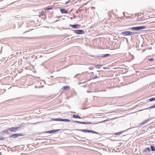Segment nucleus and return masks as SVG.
<instances>
[{"instance_id": "26", "label": "nucleus", "mask_w": 155, "mask_h": 155, "mask_svg": "<svg viewBox=\"0 0 155 155\" xmlns=\"http://www.w3.org/2000/svg\"><path fill=\"white\" fill-rule=\"evenodd\" d=\"M91 132L90 133H94V134H97L98 133L96 132L91 130Z\"/></svg>"}, {"instance_id": "33", "label": "nucleus", "mask_w": 155, "mask_h": 155, "mask_svg": "<svg viewBox=\"0 0 155 155\" xmlns=\"http://www.w3.org/2000/svg\"><path fill=\"white\" fill-rule=\"evenodd\" d=\"M91 56L93 57H96V58H98V57H99V56H93V55Z\"/></svg>"}, {"instance_id": "22", "label": "nucleus", "mask_w": 155, "mask_h": 155, "mask_svg": "<svg viewBox=\"0 0 155 155\" xmlns=\"http://www.w3.org/2000/svg\"><path fill=\"white\" fill-rule=\"evenodd\" d=\"M110 55V54H104V55H103V56H101V57H107L109 56Z\"/></svg>"}, {"instance_id": "36", "label": "nucleus", "mask_w": 155, "mask_h": 155, "mask_svg": "<svg viewBox=\"0 0 155 155\" xmlns=\"http://www.w3.org/2000/svg\"><path fill=\"white\" fill-rule=\"evenodd\" d=\"M138 41V40H136V43H137V41Z\"/></svg>"}, {"instance_id": "23", "label": "nucleus", "mask_w": 155, "mask_h": 155, "mask_svg": "<svg viewBox=\"0 0 155 155\" xmlns=\"http://www.w3.org/2000/svg\"><path fill=\"white\" fill-rule=\"evenodd\" d=\"M109 120L106 119V120H104L103 121H101L99 123H104V122L107 121H108Z\"/></svg>"}, {"instance_id": "32", "label": "nucleus", "mask_w": 155, "mask_h": 155, "mask_svg": "<svg viewBox=\"0 0 155 155\" xmlns=\"http://www.w3.org/2000/svg\"><path fill=\"white\" fill-rule=\"evenodd\" d=\"M136 17L137 16V17H139L140 16L139 13V14H136Z\"/></svg>"}, {"instance_id": "10", "label": "nucleus", "mask_w": 155, "mask_h": 155, "mask_svg": "<svg viewBox=\"0 0 155 155\" xmlns=\"http://www.w3.org/2000/svg\"><path fill=\"white\" fill-rule=\"evenodd\" d=\"M74 122L78 123L79 124H91L92 123L91 122H89V123H87L85 122H80V121H74Z\"/></svg>"}, {"instance_id": "37", "label": "nucleus", "mask_w": 155, "mask_h": 155, "mask_svg": "<svg viewBox=\"0 0 155 155\" xmlns=\"http://www.w3.org/2000/svg\"><path fill=\"white\" fill-rule=\"evenodd\" d=\"M136 48H137V44H136Z\"/></svg>"}, {"instance_id": "34", "label": "nucleus", "mask_w": 155, "mask_h": 155, "mask_svg": "<svg viewBox=\"0 0 155 155\" xmlns=\"http://www.w3.org/2000/svg\"><path fill=\"white\" fill-rule=\"evenodd\" d=\"M4 140V138H0V140Z\"/></svg>"}, {"instance_id": "8", "label": "nucleus", "mask_w": 155, "mask_h": 155, "mask_svg": "<svg viewBox=\"0 0 155 155\" xmlns=\"http://www.w3.org/2000/svg\"><path fill=\"white\" fill-rule=\"evenodd\" d=\"M59 130H60V129L55 130H51L46 131L45 133H46L51 134V133L58 131H59Z\"/></svg>"}, {"instance_id": "9", "label": "nucleus", "mask_w": 155, "mask_h": 155, "mask_svg": "<svg viewBox=\"0 0 155 155\" xmlns=\"http://www.w3.org/2000/svg\"><path fill=\"white\" fill-rule=\"evenodd\" d=\"M79 130L82 132L87 133H90L92 131L91 130H88L80 129Z\"/></svg>"}, {"instance_id": "25", "label": "nucleus", "mask_w": 155, "mask_h": 155, "mask_svg": "<svg viewBox=\"0 0 155 155\" xmlns=\"http://www.w3.org/2000/svg\"><path fill=\"white\" fill-rule=\"evenodd\" d=\"M121 134V132H117V133H116L115 135H120V134Z\"/></svg>"}, {"instance_id": "17", "label": "nucleus", "mask_w": 155, "mask_h": 155, "mask_svg": "<svg viewBox=\"0 0 155 155\" xmlns=\"http://www.w3.org/2000/svg\"><path fill=\"white\" fill-rule=\"evenodd\" d=\"M150 148L151 149V150L152 151H153L155 150V147L153 145H151L150 146Z\"/></svg>"}, {"instance_id": "29", "label": "nucleus", "mask_w": 155, "mask_h": 155, "mask_svg": "<svg viewBox=\"0 0 155 155\" xmlns=\"http://www.w3.org/2000/svg\"><path fill=\"white\" fill-rule=\"evenodd\" d=\"M154 60V59L153 58H150V59H148V60L150 61H153Z\"/></svg>"}, {"instance_id": "30", "label": "nucleus", "mask_w": 155, "mask_h": 155, "mask_svg": "<svg viewBox=\"0 0 155 155\" xmlns=\"http://www.w3.org/2000/svg\"><path fill=\"white\" fill-rule=\"evenodd\" d=\"M70 2V0L68 1V2H65V5H67L68 3H69Z\"/></svg>"}, {"instance_id": "21", "label": "nucleus", "mask_w": 155, "mask_h": 155, "mask_svg": "<svg viewBox=\"0 0 155 155\" xmlns=\"http://www.w3.org/2000/svg\"><path fill=\"white\" fill-rule=\"evenodd\" d=\"M8 130H9V129H8L7 130H4V131H3V133H4L5 134H6V133L8 134L9 132Z\"/></svg>"}, {"instance_id": "15", "label": "nucleus", "mask_w": 155, "mask_h": 155, "mask_svg": "<svg viewBox=\"0 0 155 155\" xmlns=\"http://www.w3.org/2000/svg\"><path fill=\"white\" fill-rule=\"evenodd\" d=\"M70 25L74 28H78L77 27L79 26V25H77V24L73 25Z\"/></svg>"}, {"instance_id": "28", "label": "nucleus", "mask_w": 155, "mask_h": 155, "mask_svg": "<svg viewBox=\"0 0 155 155\" xmlns=\"http://www.w3.org/2000/svg\"><path fill=\"white\" fill-rule=\"evenodd\" d=\"M93 79H95L98 78V77L96 76H94V77H93Z\"/></svg>"}, {"instance_id": "27", "label": "nucleus", "mask_w": 155, "mask_h": 155, "mask_svg": "<svg viewBox=\"0 0 155 155\" xmlns=\"http://www.w3.org/2000/svg\"><path fill=\"white\" fill-rule=\"evenodd\" d=\"M51 8H46V10H49L51 9Z\"/></svg>"}, {"instance_id": "31", "label": "nucleus", "mask_w": 155, "mask_h": 155, "mask_svg": "<svg viewBox=\"0 0 155 155\" xmlns=\"http://www.w3.org/2000/svg\"><path fill=\"white\" fill-rule=\"evenodd\" d=\"M131 29L136 30V27H132V28H131Z\"/></svg>"}, {"instance_id": "14", "label": "nucleus", "mask_w": 155, "mask_h": 155, "mask_svg": "<svg viewBox=\"0 0 155 155\" xmlns=\"http://www.w3.org/2000/svg\"><path fill=\"white\" fill-rule=\"evenodd\" d=\"M150 120V119H149L147 120H145V121H144L141 124L143 125V124L147 123Z\"/></svg>"}, {"instance_id": "18", "label": "nucleus", "mask_w": 155, "mask_h": 155, "mask_svg": "<svg viewBox=\"0 0 155 155\" xmlns=\"http://www.w3.org/2000/svg\"><path fill=\"white\" fill-rule=\"evenodd\" d=\"M70 88V87L68 86H64L63 87V89L64 90H65L66 89H69Z\"/></svg>"}, {"instance_id": "7", "label": "nucleus", "mask_w": 155, "mask_h": 155, "mask_svg": "<svg viewBox=\"0 0 155 155\" xmlns=\"http://www.w3.org/2000/svg\"><path fill=\"white\" fill-rule=\"evenodd\" d=\"M146 28V26H136V31L142 30L145 29Z\"/></svg>"}, {"instance_id": "38", "label": "nucleus", "mask_w": 155, "mask_h": 155, "mask_svg": "<svg viewBox=\"0 0 155 155\" xmlns=\"http://www.w3.org/2000/svg\"><path fill=\"white\" fill-rule=\"evenodd\" d=\"M142 110H140V111H142ZM139 111H140V110H139Z\"/></svg>"}, {"instance_id": "13", "label": "nucleus", "mask_w": 155, "mask_h": 155, "mask_svg": "<svg viewBox=\"0 0 155 155\" xmlns=\"http://www.w3.org/2000/svg\"><path fill=\"white\" fill-rule=\"evenodd\" d=\"M143 17H138L137 18V19H136V24H138L139 23L138 22H137L141 20V19H143Z\"/></svg>"}, {"instance_id": "39", "label": "nucleus", "mask_w": 155, "mask_h": 155, "mask_svg": "<svg viewBox=\"0 0 155 155\" xmlns=\"http://www.w3.org/2000/svg\"><path fill=\"white\" fill-rule=\"evenodd\" d=\"M77 75H76L75 76H76H76H77Z\"/></svg>"}, {"instance_id": "24", "label": "nucleus", "mask_w": 155, "mask_h": 155, "mask_svg": "<svg viewBox=\"0 0 155 155\" xmlns=\"http://www.w3.org/2000/svg\"><path fill=\"white\" fill-rule=\"evenodd\" d=\"M102 65H98L95 66V67L99 68L100 67L102 66Z\"/></svg>"}, {"instance_id": "6", "label": "nucleus", "mask_w": 155, "mask_h": 155, "mask_svg": "<svg viewBox=\"0 0 155 155\" xmlns=\"http://www.w3.org/2000/svg\"><path fill=\"white\" fill-rule=\"evenodd\" d=\"M18 128H19V127H11L9 129V130L11 131L15 132L18 130Z\"/></svg>"}, {"instance_id": "4", "label": "nucleus", "mask_w": 155, "mask_h": 155, "mask_svg": "<svg viewBox=\"0 0 155 155\" xmlns=\"http://www.w3.org/2000/svg\"><path fill=\"white\" fill-rule=\"evenodd\" d=\"M73 31L74 33L77 34H84L85 32L83 30H74Z\"/></svg>"}, {"instance_id": "3", "label": "nucleus", "mask_w": 155, "mask_h": 155, "mask_svg": "<svg viewBox=\"0 0 155 155\" xmlns=\"http://www.w3.org/2000/svg\"><path fill=\"white\" fill-rule=\"evenodd\" d=\"M53 120L54 121H61L70 122V120L68 119H62L60 118H54Z\"/></svg>"}, {"instance_id": "12", "label": "nucleus", "mask_w": 155, "mask_h": 155, "mask_svg": "<svg viewBox=\"0 0 155 155\" xmlns=\"http://www.w3.org/2000/svg\"><path fill=\"white\" fill-rule=\"evenodd\" d=\"M39 16L42 17V18H44L45 17V15L44 14V12H42L40 14Z\"/></svg>"}, {"instance_id": "1", "label": "nucleus", "mask_w": 155, "mask_h": 155, "mask_svg": "<svg viewBox=\"0 0 155 155\" xmlns=\"http://www.w3.org/2000/svg\"><path fill=\"white\" fill-rule=\"evenodd\" d=\"M134 34V32H133L130 31H124L121 33V34L123 35H133Z\"/></svg>"}, {"instance_id": "16", "label": "nucleus", "mask_w": 155, "mask_h": 155, "mask_svg": "<svg viewBox=\"0 0 155 155\" xmlns=\"http://www.w3.org/2000/svg\"><path fill=\"white\" fill-rule=\"evenodd\" d=\"M72 117H73L74 118H80V119L81 118V117L80 116L77 115H74V114L73 115Z\"/></svg>"}, {"instance_id": "20", "label": "nucleus", "mask_w": 155, "mask_h": 155, "mask_svg": "<svg viewBox=\"0 0 155 155\" xmlns=\"http://www.w3.org/2000/svg\"><path fill=\"white\" fill-rule=\"evenodd\" d=\"M149 101H155V98L153 97L151 98H150L149 99Z\"/></svg>"}, {"instance_id": "11", "label": "nucleus", "mask_w": 155, "mask_h": 155, "mask_svg": "<svg viewBox=\"0 0 155 155\" xmlns=\"http://www.w3.org/2000/svg\"><path fill=\"white\" fill-rule=\"evenodd\" d=\"M60 11L61 13L63 14H67L68 13V12L64 9H61Z\"/></svg>"}, {"instance_id": "19", "label": "nucleus", "mask_w": 155, "mask_h": 155, "mask_svg": "<svg viewBox=\"0 0 155 155\" xmlns=\"http://www.w3.org/2000/svg\"><path fill=\"white\" fill-rule=\"evenodd\" d=\"M155 108V104L154 105H153L149 107V108H147L145 109H144V110L148 109L149 108Z\"/></svg>"}, {"instance_id": "35", "label": "nucleus", "mask_w": 155, "mask_h": 155, "mask_svg": "<svg viewBox=\"0 0 155 155\" xmlns=\"http://www.w3.org/2000/svg\"><path fill=\"white\" fill-rule=\"evenodd\" d=\"M87 92H88V93H89V92H91V91H87Z\"/></svg>"}, {"instance_id": "5", "label": "nucleus", "mask_w": 155, "mask_h": 155, "mask_svg": "<svg viewBox=\"0 0 155 155\" xmlns=\"http://www.w3.org/2000/svg\"><path fill=\"white\" fill-rule=\"evenodd\" d=\"M22 136V134H15L10 136V137L12 138H16L18 136Z\"/></svg>"}, {"instance_id": "2", "label": "nucleus", "mask_w": 155, "mask_h": 155, "mask_svg": "<svg viewBox=\"0 0 155 155\" xmlns=\"http://www.w3.org/2000/svg\"><path fill=\"white\" fill-rule=\"evenodd\" d=\"M150 147H147L144 150L143 153L146 155H149L150 153Z\"/></svg>"}]
</instances>
